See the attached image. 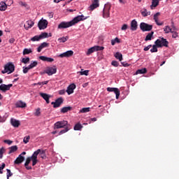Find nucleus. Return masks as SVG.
Wrapping results in <instances>:
<instances>
[{"instance_id":"f257e3e1","label":"nucleus","mask_w":179,"mask_h":179,"mask_svg":"<svg viewBox=\"0 0 179 179\" xmlns=\"http://www.w3.org/2000/svg\"><path fill=\"white\" fill-rule=\"evenodd\" d=\"M38 155L41 156V157L42 159H45V157H47L45 156V150H41V149H38L31 155L32 166H36L37 164V163L38 162V160L37 159V156H38Z\"/></svg>"},{"instance_id":"f03ea898","label":"nucleus","mask_w":179,"mask_h":179,"mask_svg":"<svg viewBox=\"0 0 179 179\" xmlns=\"http://www.w3.org/2000/svg\"><path fill=\"white\" fill-rule=\"evenodd\" d=\"M155 44L157 45L158 48H160L162 47H169V41H167V39L164 38L157 39V41H155Z\"/></svg>"},{"instance_id":"7ed1b4c3","label":"nucleus","mask_w":179,"mask_h":179,"mask_svg":"<svg viewBox=\"0 0 179 179\" xmlns=\"http://www.w3.org/2000/svg\"><path fill=\"white\" fill-rule=\"evenodd\" d=\"M66 127H69V124H68V121L66 120L59 121L55 123L54 129H59L61 128H66Z\"/></svg>"},{"instance_id":"20e7f679","label":"nucleus","mask_w":179,"mask_h":179,"mask_svg":"<svg viewBox=\"0 0 179 179\" xmlns=\"http://www.w3.org/2000/svg\"><path fill=\"white\" fill-rule=\"evenodd\" d=\"M111 9V4L110 3H107L104 6L103 16L105 19L107 17H110V10Z\"/></svg>"},{"instance_id":"39448f33","label":"nucleus","mask_w":179,"mask_h":179,"mask_svg":"<svg viewBox=\"0 0 179 179\" xmlns=\"http://www.w3.org/2000/svg\"><path fill=\"white\" fill-rule=\"evenodd\" d=\"M104 50V47L99 46V45H95L90 49H88L87 52V55H90V54H93V52H96V51H103Z\"/></svg>"},{"instance_id":"423d86ee","label":"nucleus","mask_w":179,"mask_h":179,"mask_svg":"<svg viewBox=\"0 0 179 179\" xmlns=\"http://www.w3.org/2000/svg\"><path fill=\"white\" fill-rule=\"evenodd\" d=\"M140 29L142 30V31H150V30L153 29V25H150L145 22H141L140 24Z\"/></svg>"},{"instance_id":"0eeeda50","label":"nucleus","mask_w":179,"mask_h":179,"mask_svg":"<svg viewBox=\"0 0 179 179\" xmlns=\"http://www.w3.org/2000/svg\"><path fill=\"white\" fill-rule=\"evenodd\" d=\"M86 19H87V17H85L84 15H78L76 17H74L71 22V24L73 26H75V24H76V23H79V22H82L83 20H86Z\"/></svg>"},{"instance_id":"6e6552de","label":"nucleus","mask_w":179,"mask_h":179,"mask_svg":"<svg viewBox=\"0 0 179 179\" xmlns=\"http://www.w3.org/2000/svg\"><path fill=\"white\" fill-rule=\"evenodd\" d=\"M4 68H6V71L8 72V73H13L15 72V65L12 62L7 63Z\"/></svg>"},{"instance_id":"1a4fd4ad","label":"nucleus","mask_w":179,"mask_h":179,"mask_svg":"<svg viewBox=\"0 0 179 179\" xmlns=\"http://www.w3.org/2000/svg\"><path fill=\"white\" fill-rule=\"evenodd\" d=\"M47 26H48V21L46 20H41L38 23L39 30H44L47 29Z\"/></svg>"},{"instance_id":"9d476101","label":"nucleus","mask_w":179,"mask_h":179,"mask_svg":"<svg viewBox=\"0 0 179 179\" xmlns=\"http://www.w3.org/2000/svg\"><path fill=\"white\" fill-rule=\"evenodd\" d=\"M45 73H47L48 76H52V75L57 73V66L48 67L45 71Z\"/></svg>"},{"instance_id":"9b49d317","label":"nucleus","mask_w":179,"mask_h":179,"mask_svg":"<svg viewBox=\"0 0 179 179\" xmlns=\"http://www.w3.org/2000/svg\"><path fill=\"white\" fill-rule=\"evenodd\" d=\"M72 22H62L59 24L57 29H68V27H72Z\"/></svg>"},{"instance_id":"f8f14e48","label":"nucleus","mask_w":179,"mask_h":179,"mask_svg":"<svg viewBox=\"0 0 179 179\" xmlns=\"http://www.w3.org/2000/svg\"><path fill=\"white\" fill-rule=\"evenodd\" d=\"M64 103V99L62 97H59L55 100V102H52L51 104L53 106L54 108H58V107H61V104Z\"/></svg>"},{"instance_id":"ddd939ff","label":"nucleus","mask_w":179,"mask_h":179,"mask_svg":"<svg viewBox=\"0 0 179 179\" xmlns=\"http://www.w3.org/2000/svg\"><path fill=\"white\" fill-rule=\"evenodd\" d=\"M9 115L5 110H0V122H5Z\"/></svg>"},{"instance_id":"4468645a","label":"nucleus","mask_w":179,"mask_h":179,"mask_svg":"<svg viewBox=\"0 0 179 179\" xmlns=\"http://www.w3.org/2000/svg\"><path fill=\"white\" fill-rule=\"evenodd\" d=\"M73 55V51L68 50L64 53H62L59 55L60 58H69V57H72Z\"/></svg>"},{"instance_id":"2eb2a0df","label":"nucleus","mask_w":179,"mask_h":179,"mask_svg":"<svg viewBox=\"0 0 179 179\" xmlns=\"http://www.w3.org/2000/svg\"><path fill=\"white\" fill-rule=\"evenodd\" d=\"M107 91H108V92H114L115 94H116V99H120V90H119L118 88H115V87H108V88H107Z\"/></svg>"},{"instance_id":"dca6fc26","label":"nucleus","mask_w":179,"mask_h":179,"mask_svg":"<svg viewBox=\"0 0 179 179\" xmlns=\"http://www.w3.org/2000/svg\"><path fill=\"white\" fill-rule=\"evenodd\" d=\"M39 95L42 96L43 99L46 101L47 104H50V99H51V95L43 92H40Z\"/></svg>"},{"instance_id":"f3484780","label":"nucleus","mask_w":179,"mask_h":179,"mask_svg":"<svg viewBox=\"0 0 179 179\" xmlns=\"http://www.w3.org/2000/svg\"><path fill=\"white\" fill-rule=\"evenodd\" d=\"M12 86H13V84H9V85H5V84H1L0 85V90H1V92H6L8 90H10V88L12 87Z\"/></svg>"},{"instance_id":"a211bd4d","label":"nucleus","mask_w":179,"mask_h":179,"mask_svg":"<svg viewBox=\"0 0 179 179\" xmlns=\"http://www.w3.org/2000/svg\"><path fill=\"white\" fill-rule=\"evenodd\" d=\"M100 4L99 3V0H94L92 4L89 7L90 10H94V9L99 8Z\"/></svg>"},{"instance_id":"6ab92c4d","label":"nucleus","mask_w":179,"mask_h":179,"mask_svg":"<svg viewBox=\"0 0 179 179\" xmlns=\"http://www.w3.org/2000/svg\"><path fill=\"white\" fill-rule=\"evenodd\" d=\"M75 89H76V85L75 84H71L70 85L66 90V93L69 95V94H72V93H73V90H75Z\"/></svg>"},{"instance_id":"aec40b11","label":"nucleus","mask_w":179,"mask_h":179,"mask_svg":"<svg viewBox=\"0 0 179 179\" xmlns=\"http://www.w3.org/2000/svg\"><path fill=\"white\" fill-rule=\"evenodd\" d=\"M159 16H160V13H157L156 14H155L154 15V20H155L156 24H157V26H163V24H164V23L163 22H159Z\"/></svg>"},{"instance_id":"412c9836","label":"nucleus","mask_w":179,"mask_h":179,"mask_svg":"<svg viewBox=\"0 0 179 179\" xmlns=\"http://www.w3.org/2000/svg\"><path fill=\"white\" fill-rule=\"evenodd\" d=\"M10 122H11V125H13L14 128H19V127L20 126V121L16 119L11 118Z\"/></svg>"},{"instance_id":"4be33fe9","label":"nucleus","mask_w":179,"mask_h":179,"mask_svg":"<svg viewBox=\"0 0 179 179\" xmlns=\"http://www.w3.org/2000/svg\"><path fill=\"white\" fill-rule=\"evenodd\" d=\"M34 26V22L31 20H28L26 22V24L24 25V27L26 30H29V29H31Z\"/></svg>"},{"instance_id":"5701e85b","label":"nucleus","mask_w":179,"mask_h":179,"mask_svg":"<svg viewBox=\"0 0 179 179\" xmlns=\"http://www.w3.org/2000/svg\"><path fill=\"white\" fill-rule=\"evenodd\" d=\"M23 162H24V157L20 155L15 160L14 163L15 164H20L21 163H23Z\"/></svg>"},{"instance_id":"b1692460","label":"nucleus","mask_w":179,"mask_h":179,"mask_svg":"<svg viewBox=\"0 0 179 179\" xmlns=\"http://www.w3.org/2000/svg\"><path fill=\"white\" fill-rule=\"evenodd\" d=\"M33 162V159L31 157H29L27 158L24 166L27 170H31V166H29V164H30V162Z\"/></svg>"},{"instance_id":"393cba45","label":"nucleus","mask_w":179,"mask_h":179,"mask_svg":"<svg viewBox=\"0 0 179 179\" xmlns=\"http://www.w3.org/2000/svg\"><path fill=\"white\" fill-rule=\"evenodd\" d=\"M138 29V22H136V20H133L131 22V30H132V31H135V30H136Z\"/></svg>"},{"instance_id":"a878e982","label":"nucleus","mask_w":179,"mask_h":179,"mask_svg":"<svg viewBox=\"0 0 179 179\" xmlns=\"http://www.w3.org/2000/svg\"><path fill=\"white\" fill-rule=\"evenodd\" d=\"M39 59L41 61H45L46 62H54V59L51 57H47L45 56H40Z\"/></svg>"},{"instance_id":"bb28decb","label":"nucleus","mask_w":179,"mask_h":179,"mask_svg":"<svg viewBox=\"0 0 179 179\" xmlns=\"http://www.w3.org/2000/svg\"><path fill=\"white\" fill-rule=\"evenodd\" d=\"M48 47V43L47 42H43V43L41 44V45L38 48L37 51L38 52H41V50L43 48H45Z\"/></svg>"},{"instance_id":"cd10ccee","label":"nucleus","mask_w":179,"mask_h":179,"mask_svg":"<svg viewBox=\"0 0 179 179\" xmlns=\"http://www.w3.org/2000/svg\"><path fill=\"white\" fill-rule=\"evenodd\" d=\"M141 13L143 17H146V16L150 15V11H148L146 8H143L141 10Z\"/></svg>"},{"instance_id":"c85d7f7f","label":"nucleus","mask_w":179,"mask_h":179,"mask_svg":"<svg viewBox=\"0 0 179 179\" xmlns=\"http://www.w3.org/2000/svg\"><path fill=\"white\" fill-rule=\"evenodd\" d=\"M164 31L165 34H169V33H174V31L170 27V26L167 25L164 28Z\"/></svg>"},{"instance_id":"c756f323","label":"nucleus","mask_w":179,"mask_h":179,"mask_svg":"<svg viewBox=\"0 0 179 179\" xmlns=\"http://www.w3.org/2000/svg\"><path fill=\"white\" fill-rule=\"evenodd\" d=\"M6 8H8L6 3H5L3 1L0 2V10L1 12L6 10Z\"/></svg>"},{"instance_id":"7c9ffc66","label":"nucleus","mask_w":179,"mask_h":179,"mask_svg":"<svg viewBox=\"0 0 179 179\" xmlns=\"http://www.w3.org/2000/svg\"><path fill=\"white\" fill-rule=\"evenodd\" d=\"M71 110H72V107L71 106L63 107L61 109V113H62V114H65V113H68V111H71Z\"/></svg>"},{"instance_id":"2f4dec72","label":"nucleus","mask_w":179,"mask_h":179,"mask_svg":"<svg viewBox=\"0 0 179 179\" xmlns=\"http://www.w3.org/2000/svg\"><path fill=\"white\" fill-rule=\"evenodd\" d=\"M16 107H18L19 108H24V107H26V103L22 101H20L17 102Z\"/></svg>"},{"instance_id":"473e14b6","label":"nucleus","mask_w":179,"mask_h":179,"mask_svg":"<svg viewBox=\"0 0 179 179\" xmlns=\"http://www.w3.org/2000/svg\"><path fill=\"white\" fill-rule=\"evenodd\" d=\"M114 57L116 58V59H118L120 62L122 61V54L120 52H117Z\"/></svg>"},{"instance_id":"72a5a7b5","label":"nucleus","mask_w":179,"mask_h":179,"mask_svg":"<svg viewBox=\"0 0 179 179\" xmlns=\"http://www.w3.org/2000/svg\"><path fill=\"white\" fill-rule=\"evenodd\" d=\"M8 149V155H10V153H14V152H16V150H17V145L11 146Z\"/></svg>"},{"instance_id":"f704fd0d","label":"nucleus","mask_w":179,"mask_h":179,"mask_svg":"<svg viewBox=\"0 0 179 179\" xmlns=\"http://www.w3.org/2000/svg\"><path fill=\"white\" fill-rule=\"evenodd\" d=\"M153 34H155V32L154 31H151L150 33H149L145 38V41H149L150 40H152V37H153Z\"/></svg>"},{"instance_id":"c9c22d12","label":"nucleus","mask_w":179,"mask_h":179,"mask_svg":"<svg viewBox=\"0 0 179 179\" xmlns=\"http://www.w3.org/2000/svg\"><path fill=\"white\" fill-rule=\"evenodd\" d=\"M146 72H148V70L146 69V68L138 69L136 71V75L146 73Z\"/></svg>"},{"instance_id":"e433bc0d","label":"nucleus","mask_w":179,"mask_h":179,"mask_svg":"<svg viewBox=\"0 0 179 179\" xmlns=\"http://www.w3.org/2000/svg\"><path fill=\"white\" fill-rule=\"evenodd\" d=\"M83 128V126H82V124H80V123H77L74 126V131H80V129H82Z\"/></svg>"},{"instance_id":"4c0bfd02","label":"nucleus","mask_w":179,"mask_h":179,"mask_svg":"<svg viewBox=\"0 0 179 179\" xmlns=\"http://www.w3.org/2000/svg\"><path fill=\"white\" fill-rule=\"evenodd\" d=\"M159 1L160 0H152V5H151V9H153V8H156L157 5H159Z\"/></svg>"},{"instance_id":"58836bf2","label":"nucleus","mask_w":179,"mask_h":179,"mask_svg":"<svg viewBox=\"0 0 179 179\" xmlns=\"http://www.w3.org/2000/svg\"><path fill=\"white\" fill-rule=\"evenodd\" d=\"M116 43H117L118 44H120V43H121V41H120V38H118L117 37L115 39L111 40L112 45H115Z\"/></svg>"},{"instance_id":"ea45409f","label":"nucleus","mask_w":179,"mask_h":179,"mask_svg":"<svg viewBox=\"0 0 179 179\" xmlns=\"http://www.w3.org/2000/svg\"><path fill=\"white\" fill-rule=\"evenodd\" d=\"M69 36L59 38H58V41H59V43H65L66 41H68V39H69Z\"/></svg>"},{"instance_id":"a19ab883","label":"nucleus","mask_w":179,"mask_h":179,"mask_svg":"<svg viewBox=\"0 0 179 179\" xmlns=\"http://www.w3.org/2000/svg\"><path fill=\"white\" fill-rule=\"evenodd\" d=\"M39 37L41 38V40L43 38H48V33L43 32L39 35Z\"/></svg>"},{"instance_id":"79ce46f5","label":"nucleus","mask_w":179,"mask_h":179,"mask_svg":"<svg viewBox=\"0 0 179 179\" xmlns=\"http://www.w3.org/2000/svg\"><path fill=\"white\" fill-rule=\"evenodd\" d=\"M69 131V126H67L66 127H64V129L61 130L59 133V135H62L63 134H66V132H68Z\"/></svg>"},{"instance_id":"37998d69","label":"nucleus","mask_w":179,"mask_h":179,"mask_svg":"<svg viewBox=\"0 0 179 179\" xmlns=\"http://www.w3.org/2000/svg\"><path fill=\"white\" fill-rule=\"evenodd\" d=\"M31 52H32L31 49L25 48L23 50V55H27L29 54H31Z\"/></svg>"},{"instance_id":"c03bdc74","label":"nucleus","mask_w":179,"mask_h":179,"mask_svg":"<svg viewBox=\"0 0 179 179\" xmlns=\"http://www.w3.org/2000/svg\"><path fill=\"white\" fill-rule=\"evenodd\" d=\"M90 111V108H83L80 113H89Z\"/></svg>"},{"instance_id":"a18cd8bd","label":"nucleus","mask_w":179,"mask_h":179,"mask_svg":"<svg viewBox=\"0 0 179 179\" xmlns=\"http://www.w3.org/2000/svg\"><path fill=\"white\" fill-rule=\"evenodd\" d=\"M38 64V63L37 62H33L32 63L30 64V65H29V67L31 69H33V68H35V66H37Z\"/></svg>"},{"instance_id":"49530a36","label":"nucleus","mask_w":179,"mask_h":179,"mask_svg":"<svg viewBox=\"0 0 179 179\" xmlns=\"http://www.w3.org/2000/svg\"><path fill=\"white\" fill-rule=\"evenodd\" d=\"M150 52H157V45H153L152 48L150 49Z\"/></svg>"},{"instance_id":"de8ad7c7","label":"nucleus","mask_w":179,"mask_h":179,"mask_svg":"<svg viewBox=\"0 0 179 179\" xmlns=\"http://www.w3.org/2000/svg\"><path fill=\"white\" fill-rule=\"evenodd\" d=\"M31 41H40V40H41V38H40V35L39 36H35L33 38H31Z\"/></svg>"},{"instance_id":"09e8293b","label":"nucleus","mask_w":179,"mask_h":179,"mask_svg":"<svg viewBox=\"0 0 179 179\" xmlns=\"http://www.w3.org/2000/svg\"><path fill=\"white\" fill-rule=\"evenodd\" d=\"M29 141H30V136H27L23 139L24 143H29Z\"/></svg>"},{"instance_id":"8fccbe9b","label":"nucleus","mask_w":179,"mask_h":179,"mask_svg":"<svg viewBox=\"0 0 179 179\" xmlns=\"http://www.w3.org/2000/svg\"><path fill=\"white\" fill-rule=\"evenodd\" d=\"M3 153H5V149L3 148V147H2L0 149V159H2V157H3Z\"/></svg>"},{"instance_id":"3c124183","label":"nucleus","mask_w":179,"mask_h":179,"mask_svg":"<svg viewBox=\"0 0 179 179\" xmlns=\"http://www.w3.org/2000/svg\"><path fill=\"white\" fill-rule=\"evenodd\" d=\"M22 64H27L28 62H30V58H22Z\"/></svg>"},{"instance_id":"603ef678","label":"nucleus","mask_w":179,"mask_h":179,"mask_svg":"<svg viewBox=\"0 0 179 179\" xmlns=\"http://www.w3.org/2000/svg\"><path fill=\"white\" fill-rule=\"evenodd\" d=\"M7 179H9V177H12V176H13V173H12V172H10V169H7Z\"/></svg>"},{"instance_id":"864d4df0","label":"nucleus","mask_w":179,"mask_h":179,"mask_svg":"<svg viewBox=\"0 0 179 179\" xmlns=\"http://www.w3.org/2000/svg\"><path fill=\"white\" fill-rule=\"evenodd\" d=\"M171 33L173 34V38H177V37H178V33L176 31H173V32Z\"/></svg>"},{"instance_id":"5fc2aeb1","label":"nucleus","mask_w":179,"mask_h":179,"mask_svg":"<svg viewBox=\"0 0 179 179\" xmlns=\"http://www.w3.org/2000/svg\"><path fill=\"white\" fill-rule=\"evenodd\" d=\"M29 69H30L29 66L27 67H23V73H27Z\"/></svg>"},{"instance_id":"6e6d98bb","label":"nucleus","mask_w":179,"mask_h":179,"mask_svg":"<svg viewBox=\"0 0 179 179\" xmlns=\"http://www.w3.org/2000/svg\"><path fill=\"white\" fill-rule=\"evenodd\" d=\"M80 75H85V76H87V75H89V70L80 71Z\"/></svg>"},{"instance_id":"4d7b16f0","label":"nucleus","mask_w":179,"mask_h":179,"mask_svg":"<svg viewBox=\"0 0 179 179\" xmlns=\"http://www.w3.org/2000/svg\"><path fill=\"white\" fill-rule=\"evenodd\" d=\"M111 65H113V66L117 67L120 65V63H118V62H117V61H113L111 62Z\"/></svg>"},{"instance_id":"13d9d810","label":"nucleus","mask_w":179,"mask_h":179,"mask_svg":"<svg viewBox=\"0 0 179 179\" xmlns=\"http://www.w3.org/2000/svg\"><path fill=\"white\" fill-rule=\"evenodd\" d=\"M3 142L4 143H7V145H12V143H13V141L10 140H4Z\"/></svg>"},{"instance_id":"bf43d9fd","label":"nucleus","mask_w":179,"mask_h":179,"mask_svg":"<svg viewBox=\"0 0 179 179\" xmlns=\"http://www.w3.org/2000/svg\"><path fill=\"white\" fill-rule=\"evenodd\" d=\"M173 31H177V27H176V26H174V22H172V25H171V28Z\"/></svg>"},{"instance_id":"052dcab7","label":"nucleus","mask_w":179,"mask_h":179,"mask_svg":"<svg viewBox=\"0 0 179 179\" xmlns=\"http://www.w3.org/2000/svg\"><path fill=\"white\" fill-rule=\"evenodd\" d=\"M152 48V45H148L147 47L144 48V51H149Z\"/></svg>"},{"instance_id":"680f3d73","label":"nucleus","mask_w":179,"mask_h":179,"mask_svg":"<svg viewBox=\"0 0 179 179\" xmlns=\"http://www.w3.org/2000/svg\"><path fill=\"white\" fill-rule=\"evenodd\" d=\"M128 29V24H124L122 27V30H127Z\"/></svg>"},{"instance_id":"e2e57ef3","label":"nucleus","mask_w":179,"mask_h":179,"mask_svg":"<svg viewBox=\"0 0 179 179\" xmlns=\"http://www.w3.org/2000/svg\"><path fill=\"white\" fill-rule=\"evenodd\" d=\"M41 112H40V108L36 109V111L35 113V115H36L37 117H38V115H40Z\"/></svg>"},{"instance_id":"0e129e2a","label":"nucleus","mask_w":179,"mask_h":179,"mask_svg":"<svg viewBox=\"0 0 179 179\" xmlns=\"http://www.w3.org/2000/svg\"><path fill=\"white\" fill-rule=\"evenodd\" d=\"M120 3H122V5H125L127 3V0H119Z\"/></svg>"},{"instance_id":"69168bd1","label":"nucleus","mask_w":179,"mask_h":179,"mask_svg":"<svg viewBox=\"0 0 179 179\" xmlns=\"http://www.w3.org/2000/svg\"><path fill=\"white\" fill-rule=\"evenodd\" d=\"M48 16L50 19H52V17H54V13H48Z\"/></svg>"},{"instance_id":"338daca9","label":"nucleus","mask_w":179,"mask_h":179,"mask_svg":"<svg viewBox=\"0 0 179 179\" xmlns=\"http://www.w3.org/2000/svg\"><path fill=\"white\" fill-rule=\"evenodd\" d=\"M19 5H20L21 6H27V4H26V3L23 1H20Z\"/></svg>"},{"instance_id":"774afa93","label":"nucleus","mask_w":179,"mask_h":179,"mask_svg":"<svg viewBox=\"0 0 179 179\" xmlns=\"http://www.w3.org/2000/svg\"><path fill=\"white\" fill-rule=\"evenodd\" d=\"M64 93H65V90H62L59 91V94L62 95V94H64Z\"/></svg>"}]
</instances>
